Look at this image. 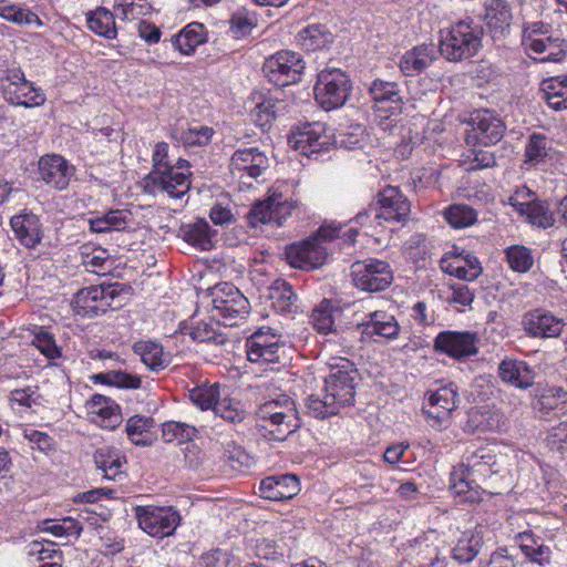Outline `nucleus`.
I'll list each match as a JSON object with an SVG mask.
<instances>
[{"label": "nucleus", "instance_id": "nucleus-13", "mask_svg": "<svg viewBox=\"0 0 567 567\" xmlns=\"http://www.w3.org/2000/svg\"><path fill=\"white\" fill-rule=\"evenodd\" d=\"M117 290L112 286H91L81 289L72 300L76 315L83 318H93L103 315L112 306Z\"/></svg>", "mask_w": 567, "mask_h": 567}, {"label": "nucleus", "instance_id": "nucleus-21", "mask_svg": "<svg viewBox=\"0 0 567 567\" xmlns=\"http://www.w3.org/2000/svg\"><path fill=\"white\" fill-rule=\"evenodd\" d=\"M10 226L16 238L25 248H35L43 238L42 224L38 215L29 210L13 215Z\"/></svg>", "mask_w": 567, "mask_h": 567}, {"label": "nucleus", "instance_id": "nucleus-3", "mask_svg": "<svg viewBox=\"0 0 567 567\" xmlns=\"http://www.w3.org/2000/svg\"><path fill=\"white\" fill-rule=\"evenodd\" d=\"M482 35L481 27L473 22L460 21L442 37L440 52L452 62L468 60L482 48Z\"/></svg>", "mask_w": 567, "mask_h": 567}, {"label": "nucleus", "instance_id": "nucleus-12", "mask_svg": "<svg viewBox=\"0 0 567 567\" xmlns=\"http://www.w3.org/2000/svg\"><path fill=\"white\" fill-rule=\"evenodd\" d=\"M230 173L239 184L251 187L254 181L269 168V159L257 147L237 150L230 158Z\"/></svg>", "mask_w": 567, "mask_h": 567}, {"label": "nucleus", "instance_id": "nucleus-33", "mask_svg": "<svg viewBox=\"0 0 567 567\" xmlns=\"http://www.w3.org/2000/svg\"><path fill=\"white\" fill-rule=\"evenodd\" d=\"M213 130L198 124H176L171 137L184 146H204L210 142Z\"/></svg>", "mask_w": 567, "mask_h": 567}, {"label": "nucleus", "instance_id": "nucleus-10", "mask_svg": "<svg viewBox=\"0 0 567 567\" xmlns=\"http://www.w3.org/2000/svg\"><path fill=\"white\" fill-rule=\"evenodd\" d=\"M357 375L353 363L347 359H341L340 363L331 367L330 374L324 380V393L339 409L353 403Z\"/></svg>", "mask_w": 567, "mask_h": 567}, {"label": "nucleus", "instance_id": "nucleus-7", "mask_svg": "<svg viewBox=\"0 0 567 567\" xmlns=\"http://www.w3.org/2000/svg\"><path fill=\"white\" fill-rule=\"evenodd\" d=\"M349 76L339 69L322 70L315 85L317 102L326 111L342 106L351 92Z\"/></svg>", "mask_w": 567, "mask_h": 567}, {"label": "nucleus", "instance_id": "nucleus-49", "mask_svg": "<svg viewBox=\"0 0 567 567\" xmlns=\"http://www.w3.org/2000/svg\"><path fill=\"white\" fill-rule=\"evenodd\" d=\"M386 190L388 186L378 194L377 200L372 202L365 212L355 216L357 223H363V219L370 216H373L380 226L390 220V197L385 195Z\"/></svg>", "mask_w": 567, "mask_h": 567}, {"label": "nucleus", "instance_id": "nucleus-28", "mask_svg": "<svg viewBox=\"0 0 567 567\" xmlns=\"http://www.w3.org/2000/svg\"><path fill=\"white\" fill-rule=\"evenodd\" d=\"M4 99L12 105L34 107L42 105L45 102V95L41 89L35 87L34 84L28 80L19 82L14 86L8 85L4 89Z\"/></svg>", "mask_w": 567, "mask_h": 567}, {"label": "nucleus", "instance_id": "nucleus-44", "mask_svg": "<svg viewBox=\"0 0 567 567\" xmlns=\"http://www.w3.org/2000/svg\"><path fill=\"white\" fill-rule=\"evenodd\" d=\"M362 337L380 342L390 338V316L385 311H374L369 315V320L362 324Z\"/></svg>", "mask_w": 567, "mask_h": 567}, {"label": "nucleus", "instance_id": "nucleus-31", "mask_svg": "<svg viewBox=\"0 0 567 567\" xmlns=\"http://www.w3.org/2000/svg\"><path fill=\"white\" fill-rule=\"evenodd\" d=\"M94 463L106 480L117 481L121 480L124 471L125 457L117 451L111 447L97 449L93 455Z\"/></svg>", "mask_w": 567, "mask_h": 567}, {"label": "nucleus", "instance_id": "nucleus-20", "mask_svg": "<svg viewBox=\"0 0 567 567\" xmlns=\"http://www.w3.org/2000/svg\"><path fill=\"white\" fill-rule=\"evenodd\" d=\"M477 337L475 333L464 331H443L434 341V348L450 357L460 359L477 353Z\"/></svg>", "mask_w": 567, "mask_h": 567}, {"label": "nucleus", "instance_id": "nucleus-58", "mask_svg": "<svg viewBox=\"0 0 567 567\" xmlns=\"http://www.w3.org/2000/svg\"><path fill=\"white\" fill-rule=\"evenodd\" d=\"M248 224L257 227L260 224L274 223L272 194L266 199L257 202L247 214Z\"/></svg>", "mask_w": 567, "mask_h": 567}, {"label": "nucleus", "instance_id": "nucleus-37", "mask_svg": "<svg viewBox=\"0 0 567 567\" xmlns=\"http://www.w3.org/2000/svg\"><path fill=\"white\" fill-rule=\"evenodd\" d=\"M465 465L467 472L475 477L480 483L483 478L491 476L497 471L494 470L496 464V455L488 449H478L466 457Z\"/></svg>", "mask_w": 567, "mask_h": 567}, {"label": "nucleus", "instance_id": "nucleus-11", "mask_svg": "<svg viewBox=\"0 0 567 567\" xmlns=\"http://www.w3.org/2000/svg\"><path fill=\"white\" fill-rule=\"evenodd\" d=\"M135 516L138 526L157 538L173 535L181 523V515L173 507L137 506Z\"/></svg>", "mask_w": 567, "mask_h": 567}, {"label": "nucleus", "instance_id": "nucleus-34", "mask_svg": "<svg viewBox=\"0 0 567 567\" xmlns=\"http://www.w3.org/2000/svg\"><path fill=\"white\" fill-rule=\"evenodd\" d=\"M443 271L465 281L475 280L482 274V267L475 256H458L451 261H441Z\"/></svg>", "mask_w": 567, "mask_h": 567}, {"label": "nucleus", "instance_id": "nucleus-14", "mask_svg": "<svg viewBox=\"0 0 567 567\" xmlns=\"http://www.w3.org/2000/svg\"><path fill=\"white\" fill-rule=\"evenodd\" d=\"M288 142L292 148L310 157L313 154L327 151L331 145V136L327 134L324 124L313 122L295 127Z\"/></svg>", "mask_w": 567, "mask_h": 567}, {"label": "nucleus", "instance_id": "nucleus-23", "mask_svg": "<svg viewBox=\"0 0 567 567\" xmlns=\"http://www.w3.org/2000/svg\"><path fill=\"white\" fill-rule=\"evenodd\" d=\"M300 491L299 478L293 474L274 475L261 480L259 492L264 498L285 501L296 496Z\"/></svg>", "mask_w": 567, "mask_h": 567}, {"label": "nucleus", "instance_id": "nucleus-57", "mask_svg": "<svg viewBox=\"0 0 567 567\" xmlns=\"http://www.w3.org/2000/svg\"><path fill=\"white\" fill-rule=\"evenodd\" d=\"M151 6L147 0H115V14L122 19L135 20L145 14Z\"/></svg>", "mask_w": 567, "mask_h": 567}, {"label": "nucleus", "instance_id": "nucleus-25", "mask_svg": "<svg viewBox=\"0 0 567 567\" xmlns=\"http://www.w3.org/2000/svg\"><path fill=\"white\" fill-rule=\"evenodd\" d=\"M89 415L93 423L107 430H114L122 423L118 404L101 394L92 396L89 404Z\"/></svg>", "mask_w": 567, "mask_h": 567}, {"label": "nucleus", "instance_id": "nucleus-50", "mask_svg": "<svg viewBox=\"0 0 567 567\" xmlns=\"http://www.w3.org/2000/svg\"><path fill=\"white\" fill-rule=\"evenodd\" d=\"M197 430L183 422L167 421L163 423L162 437L166 443L182 444L193 440Z\"/></svg>", "mask_w": 567, "mask_h": 567}, {"label": "nucleus", "instance_id": "nucleus-24", "mask_svg": "<svg viewBox=\"0 0 567 567\" xmlns=\"http://www.w3.org/2000/svg\"><path fill=\"white\" fill-rule=\"evenodd\" d=\"M371 96L370 117L383 131L390 128V83L374 80L369 89Z\"/></svg>", "mask_w": 567, "mask_h": 567}, {"label": "nucleus", "instance_id": "nucleus-32", "mask_svg": "<svg viewBox=\"0 0 567 567\" xmlns=\"http://www.w3.org/2000/svg\"><path fill=\"white\" fill-rule=\"evenodd\" d=\"M480 482L473 477L465 465L458 464L451 473V489L462 497L463 502H475L478 499Z\"/></svg>", "mask_w": 567, "mask_h": 567}, {"label": "nucleus", "instance_id": "nucleus-45", "mask_svg": "<svg viewBox=\"0 0 567 567\" xmlns=\"http://www.w3.org/2000/svg\"><path fill=\"white\" fill-rule=\"evenodd\" d=\"M516 209L526 216L527 220L537 227L547 228L553 226L554 217L548 206L542 202L514 204Z\"/></svg>", "mask_w": 567, "mask_h": 567}, {"label": "nucleus", "instance_id": "nucleus-60", "mask_svg": "<svg viewBox=\"0 0 567 567\" xmlns=\"http://www.w3.org/2000/svg\"><path fill=\"white\" fill-rule=\"evenodd\" d=\"M509 267L518 272H526L533 266L530 250L524 246H512L506 250Z\"/></svg>", "mask_w": 567, "mask_h": 567}, {"label": "nucleus", "instance_id": "nucleus-41", "mask_svg": "<svg viewBox=\"0 0 567 567\" xmlns=\"http://www.w3.org/2000/svg\"><path fill=\"white\" fill-rule=\"evenodd\" d=\"M115 13L106 8L100 7L86 14L87 27L94 33L106 39L116 38Z\"/></svg>", "mask_w": 567, "mask_h": 567}, {"label": "nucleus", "instance_id": "nucleus-55", "mask_svg": "<svg viewBox=\"0 0 567 567\" xmlns=\"http://www.w3.org/2000/svg\"><path fill=\"white\" fill-rule=\"evenodd\" d=\"M445 219L454 228H464L474 224L476 213L467 205L455 204L446 209Z\"/></svg>", "mask_w": 567, "mask_h": 567}, {"label": "nucleus", "instance_id": "nucleus-42", "mask_svg": "<svg viewBox=\"0 0 567 567\" xmlns=\"http://www.w3.org/2000/svg\"><path fill=\"white\" fill-rule=\"evenodd\" d=\"M297 41L307 51H317L332 42V34L324 25L313 24L299 31Z\"/></svg>", "mask_w": 567, "mask_h": 567}, {"label": "nucleus", "instance_id": "nucleus-26", "mask_svg": "<svg viewBox=\"0 0 567 567\" xmlns=\"http://www.w3.org/2000/svg\"><path fill=\"white\" fill-rule=\"evenodd\" d=\"M512 18L511 6L505 0H491L486 4L484 20L495 40L508 33Z\"/></svg>", "mask_w": 567, "mask_h": 567}, {"label": "nucleus", "instance_id": "nucleus-29", "mask_svg": "<svg viewBox=\"0 0 567 567\" xmlns=\"http://www.w3.org/2000/svg\"><path fill=\"white\" fill-rule=\"evenodd\" d=\"M534 409L560 417L567 414V391L561 386L543 388L536 395Z\"/></svg>", "mask_w": 567, "mask_h": 567}, {"label": "nucleus", "instance_id": "nucleus-64", "mask_svg": "<svg viewBox=\"0 0 567 567\" xmlns=\"http://www.w3.org/2000/svg\"><path fill=\"white\" fill-rule=\"evenodd\" d=\"M544 443L550 451L559 453L567 451V421L549 429L544 437Z\"/></svg>", "mask_w": 567, "mask_h": 567}, {"label": "nucleus", "instance_id": "nucleus-39", "mask_svg": "<svg viewBox=\"0 0 567 567\" xmlns=\"http://www.w3.org/2000/svg\"><path fill=\"white\" fill-rule=\"evenodd\" d=\"M543 99L555 111L567 109V78H550L542 82Z\"/></svg>", "mask_w": 567, "mask_h": 567}, {"label": "nucleus", "instance_id": "nucleus-8", "mask_svg": "<svg viewBox=\"0 0 567 567\" xmlns=\"http://www.w3.org/2000/svg\"><path fill=\"white\" fill-rule=\"evenodd\" d=\"M189 162L183 158L175 164L167 165L162 173H150L146 177V186L152 192L166 193L172 198H182L190 188Z\"/></svg>", "mask_w": 567, "mask_h": 567}, {"label": "nucleus", "instance_id": "nucleus-4", "mask_svg": "<svg viewBox=\"0 0 567 567\" xmlns=\"http://www.w3.org/2000/svg\"><path fill=\"white\" fill-rule=\"evenodd\" d=\"M523 45L532 59L542 62H559L567 53V40L549 34V27L543 22L524 28Z\"/></svg>", "mask_w": 567, "mask_h": 567}, {"label": "nucleus", "instance_id": "nucleus-19", "mask_svg": "<svg viewBox=\"0 0 567 567\" xmlns=\"http://www.w3.org/2000/svg\"><path fill=\"white\" fill-rule=\"evenodd\" d=\"M467 123L472 126L475 138L486 145L498 143L505 133V124L495 112L489 110L474 111Z\"/></svg>", "mask_w": 567, "mask_h": 567}, {"label": "nucleus", "instance_id": "nucleus-15", "mask_svg": "<svg viewBox=\"0 0 567 567\" xmlns=\"http://www.w3.org/2000/svg\"><path fill=\"white\" fill-rule=\"evenodd\" d=\"M353 285L364 291H382L390 285V266L378 259L357 261L351 266Z\"/></svg>", "mask_w": 567, "mask_h": 567}, {"label": "nucleus", "instance_id": "nucleus-51", "mask_svg": "<svg viewBox=\"0 0 567 567\" xmlns=\"http://www.w3.org/2000/svg\"><path fill=\"white\" fill-rule=\"evenodd\" d=\"M190 401L200 410L215 411V405L220 400L219 385L217 383L212 385L196 386L189 391Z\"/></svg>", "mask_w": 567, "mask_h": 567}, {"label": "nucleus", "instance_id": "nucleus-43", "mask_svg": "<svg viewBox=\"0 0 567 567\" xmlns=\"http://www.w3.org/2000/svg\"><path fill=\"white\" fill-rule=\"evenodd\" d=\"M269 298L272 307L282 313L291 312L292 306L297 301V295L292 290V286L284 279L274 281L269 289Z\"/></svg>", "mask_w": 567, "mask_h": 567}, {"label": "nucleus", "instance_id": "nucleus-6", "mask_svg": "<svg viewBox=\"0 0 567 567\" xmlns=\"http://www.w3.org/2000/svg\"><path fill=\"white\" fill-rule=\"evenodd\" d=\"M286 342L277 330L261 327L246 340L247 358L259 364H279L286 360Z\"/></svg>", "mask_w": 567, "mask_h": 567}, {"label": "nucleus", "instance_id": "nucleus-54", "mask_svg": "<svg viewBox=\"0 0 567 567\" xmlns=\"http://www.w3.org/2000/svg\"><path fill=\"white\" fill-rule=\"evenodd\" d=\"M306 406L308 413L317 419H326L330 415H336L340 410L337 403L332 402L326 393H323L322 396L318 394L309 395Z\"/></svg>", "mask_w": 567, "mask_h": 567}, {"label": "nucleus", "instance_id": "nucleus-2", "mask_svg": "<svg viewBox=\"0 0 567 567\" xmlns=\"http://www.w3.org/2000/svg\"><path fill=\"white\" fill-rule=\"evenodd\" d=\"M340 226L336 223L323 224L307 239L292 244L286 248V259L293 268L302 270L315 269L324 264L328 258L323 244L338 237Z\"/></svg>", "mask_w": 567, "mask_h": 567}, {"label": "nucleus", "instance_id": "nucleus-38", "mask_svg": "<svg viewBox=\"0 0 567 567\" xmlns=\"http://www.w3.org/2000/svg\"><path fill=\"white\" fill-rule=\"evenodd\" d=\"M0 17L19 27H37L44 25L40 17L28 8H23L16 3H9L7 0L0 1Z\"/></svg>", "mask_w": 567, "mask_h": 567}, {"label": "nucleus", "instance_id": "nucleus-27", "mask_svg": "<svg viewBox=\"0 0 567 567\" xmlns=\"http://www.w3.org/2000/svg\"><path fill=\"white\" fill-rule=\"evenodd\" d=\"M133 351L141 361L152 371L158 373L172 362L171 354L164 351L162 344L151 340H141L133 344Z\"/></svg>", "mask_w": 567, "mask_h": 567}, {"label": "nucleus", "instance_id": "nucleus-30", "mask_svg": "<svg viewBox=\"0 0 567 567\" xmlns=\"http://www.w3.org/2000/svg\"><path fill=\"white\" fill-rule=\"evenodd\" d=\"M556 150L553 141L542 133L529 135L525 146V163L530 166H539L553 161Z\"/></svg>", "mask_w": 567, "mask_h": 567}, {"label": "nucleus", "instance_id": "nucleus-63", "mask_svg": "<svg viewBox=\"0 0 567 567\" xmlns=\"http://www.w3.org/2000/svg\"><path fill=\"white\" fill-rule=\"evenodd\" d=\"M493 427L494 423L489 411L472 409L468 412V419L465 424L466 432L474 434L489 431Z\"/></svg>", "mask_w": 567, "mask_h": 567}, {"label": "nucleus", "instance_id": "nucleus-35", "mask_svg": "<svg viewBox=\"0 0 567 567\" xmlns=\"http://www.w3.org/2000/svg\"><path fill=\"white\" fill-rule=\"evenodd\" d=\"M433 44H422L408 51L400 61V69L406 75H414L427 68L434 56Z\"/></svg>", "mask_w": 567, "mask_h": 567}, {"label": "nucleus", "instance_id": "nucleus-18", "mask_svg": "<svg viewBox=\"0 0 567 567\" xmlns=\"http://www.w3.org/2000/svg\"><path fill=\"white\" fill-rule=\"evenodd\" d=\"M524 331L533 338H557L560 336L565 322L549 311L534 309L523 316Z\"/></svg>", "mask_w": 567, "mask_h": 567}, {"label": "nucleus", "instance_id": "nucleus-40", "mask_svg": "<svg viewBox=\"0 0 567 567\" xmlns=\"http://www.w3.org/2000/svg\"><path fill=\"white\" fill-rule=\"evenodd\" d=\"M205 41L204 27L200 23L186 25L178 34L171 38L174 49L185 55L194 52L195 48Z\"/></svg>", "mask_w": 567, "mask_h": 567}, {"label": "nucleus", "instance_id": "nucleus-62", "mask_svg": "<svg viewBox=\"0 0 567 567\" xmlns=\"http://www.w3.org/2000/svg\"><path fill=\"white\" fill-rule=\"evenodd\" d=\"M32 344L48 359L54 360L61 357V349L56 346L53 336L42 328L34 333Z\"/></svg>", "mask_w": 567, "mask_h": 567}, {"label": "nucleus", "instance_id": "nucleus-46", "mask_svg": "<svg viewBox=\"0 0 567 567\" xmlns=\"http://www.w3.org/2000/svg\"><path fill=\"white\" fill-rule=\"evenodd\" d=\"M518 546L524 555L533 563L540 566L549 564L550 549L542 543H538L532 534L523 533L518 536Z\"/></svg>", "mask_w": 567, "mask_h": 567}, {"label": "nucleus", "instance_id": "nucleus-59", "mask_svg": "<svg viewBox=\"0 0 567 567\" xmlns=\"http://www.w3.org/2000/svg\"><path fill=\"white\" fill-rule=\"evenodd\" d=\"M97 378L104 383L120 389L136 390L142 385V380L138 375L124 371H111L105 374H99Z\"/></svg>", "mask_w": 567, "mask_h": 567}, {"label": "nucleus", "instance_id": "nucleus-52", "mask_svg": "<svg viewBox=\"0 0 567 567\" xmlns=\"http://www.w3.org/2000/svg\"><path fill=\"white\" fill-rule=\"evenodd\" d=\"M154 426V420L148 416L134 415L127 420L126 433L128 439L136 445H145L146 435Z\"/></svg>", "mask_w": 567, "mask_h": 567}, {"label": "nucleus", "instance_id": "nucleus-1", "mask_svg": "<svg viewBox=\"0 0 567 567\" xmlns=\"http://www.w3.org/2000/svg\"><path fill=\"white\" fill-rule=\"evenodd\" d=\"M256 425L265 439L285 441L301 426L295 401L287 394H279L264 402L256 412Z\"/></svg>", "mask_w": 567, "mask_h": 567}, {"label": "nucleus", "instance_id": "nucleus-53", "mask_svg": "<svg viewBox=\"0 0 567 567\" xmlns=\"http://www.w3.org/2000/svg\"><path fill=\"white\" fill-rule=\"evenodd\" d=\"M280 109V102L274 101L272 99H265L258 103L251 111V120L262 130L270 126L271 122L276 118L277 113Z\"/></svg>", "mask_w": 567, "mask_h": 567}, {"label": "nucleus", "instance_id": "nucleus-16", "mask_svg": "<svg viewBox=\"0 0 567 567\" xmlns=\"http://www.w3.org/2000/svg\"><path fill=\"white\" fill-rule=\"evenodd\" d=\"M427 401L424 403V412L435 424L446 422L451 413L457 408L458 393L453 384L442 386L436 391L426 393Z\"/></svg>", "mask_w": 567, "mask_h": 567}, {"label": "nucleus", "instance_id": "nucleus-56", "mask_svg": "<svg viewBox=\"0 0 567 567\" xmlns=\"http://www.w3.org/2000/svg\"><path fill=\"white\" fill-rule=\"evenodd\" d=\"M365 128L361 124L351 125L347 128L339 130L333 135L334 144L340 147H344L347 150H353L361 145V142L364 140Z\"/></svg>", "mask_w": 567, "mask_h": 567}, {"label": "nucleus", "instance_id": "nucleus-47", "mask_svg": "<svg viewBox=\"0 0 567 567\" xmlns=\"http://www.w3.org/2000/svg\"><path fill=\"white\" fill-rule=\"evenodd\" d=\"M89 223L94 233L122 230L127 224V213L121 209L109 210L102 216L90 218Z\"/></svg>", "mask_w": 567, "mask_h": 567}, {"label": "nucleus", "instance_id": "nucleus-17", "mask_svg": "<svg viewBox=\"0 0 567 567\" xmlns=\"http://www.w3.org/2000/svg\"><path fill=\"white\" fill-rule=\"evenodd\" d=\"M38 171L40 178L49 186L63 190L68 188L74 175V168L58 154L44 155L40 158Z\"/></svg>", "mask_w": 567, "mask_h": 567}, {"label": "nucleus", "instance_id": "nucleus-61", "mask_svg": "<svg viewBox=\"0 0 567 567\" xmlns=\"http://www.w3.org/2000/svg\"><path fill=\"white\" fill-rule=\"evenodd\" d=\"M214 412L230 423H240L245 419V411L240 408V403L227 396L220 398Z\"/></svg>", "mask_w": 567, "mask_h": 567}, {"label": "nucleus", "instance_id": "nucleus-9", "mask_svg": "<svg viewBox=\"0 0 567 567\" xmlns=\"http://www.w3.org/2000/svg\"><path fill=\"white\" fill-rule=\"evenodd\" d=\"M302 56L293 51L282 50L269 56L264 71L268 80L277 86H288L298 83L305 71Z\"/></svg>", "mask_w": 567, "mask_h": 567}, {"label": "nucleus", "instance_id": "nucleus-36", "mask_svg": "<svg viewBox=\"0 0 567 567\" xmlns=\"http://www.w3.org/2000/svg\"><path fill=\"white\" fill-rule=\"evenodd\" d=\"M178 236L200 250H209L213 247L212 229L205 219L183 224L178 229Z\"/></svg>", "mask_w": 567, "mask_h": 567}, {"label": "nucleus", "instance_id": "nucleus-5", "mask_svg": "<svg viewBox=\"0 0 567 567\" xmlns=\"http://www.w3.org/2000/svg\"><path fill=\"white\" fill-rule=\"evenodd\" d=\"M212 316L224 326H235L249 313L248 299L231 284H219L212 290Z\"/></svg>", "mask_w": 567, "mask_h": 567}, {"label": "nucleus", "instance_id": "nucleus-48", "mask_svg": "<svg viewBox=\"0 0 567 567\" xmlns=\"http://www.w3.org/2000/svg\"><path fill=\"white\" fill-rule=\"evenodd\" d=\"M482 544L478 534L464 533L453 548V558L460 563H470L477 556Z\"/></svg>", "mask_w": 567, "mask_h": 567}, {"label": "nucleus", "instance_id": "nucleus-22", "mask_svg": "<svg viewBox=\"0 0 567 567\" xmlns=\"http://www.w3.org/2000/svg\"><path fill=\"white\" fill-rule=\"evenodd\" d=\"M497 375L503 383L519 390L530 388L535 380V372L527 362L511 357L498 363Z\"/></svg>", "mask_w": 567, "mask_h": 567}]
</instances>
